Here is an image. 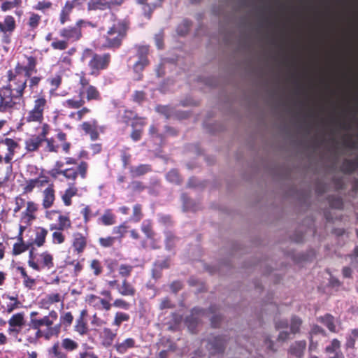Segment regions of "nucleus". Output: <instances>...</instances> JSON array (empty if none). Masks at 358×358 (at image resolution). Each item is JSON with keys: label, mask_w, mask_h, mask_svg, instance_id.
Listing matches in <instances>:
<instances>
[{"label": "nucleus", "mask_w": 358, "mask_h": 358, "mask_svg": "<svg viewBox=\"0 0 358 358\" xmlns=\"http://www.w3.org/2000/svg\"><path fill=\"white\" fill-rule=\"evenodd\" d=\"M43 206L45 208H50L55 201V190L52 187H48L43 192Z\"/></svg>", "instance_id": "obj_25"}, {"label": "nucleus", "mask_w": 358, "mask_h": 358, "mask_svg": "<svg viewBox=\"0 0 358 358\" xmlns=\"http://www.w3.org/2000/svg\"><path fill=\"white\" fill-rule=\"evenodd\" d=\"M41 80V77H38V76L31 77L30 76L29 79V87L33 90L36 87L38 86Z\"/></svg>", "instance_id": "obj_61"}, {"label": "nucleus", "mask_w": 358, "mask_h": 358, "mask_svg": "<svg viewBox=\"0 0 358 358\" xmlns=\"http://www.w3.org/2000/svg\"><path fill=\"white\" fill-rule=\"evenodd\" d=\"M163 37L164 35L162 31H160L155 36V44L158 49H162L163 48Z\"/></svg>", "instance_id": "obj_62"}, {"label": "nucleus", "mask_w": 358, "mask_h": 358, "mask_svg": "<svg viewBox=\"0 0 358 358\" xmlns=\"http://www.w3.org/2000/svg\"><path fill=\"white\" fill-rule=\"evenodd\" d=\"M36 61L34 57H27V64L26 66H22L20 64L15 66V73H23V76L29 78L32 73L36 72Z\"/></svg>", "instance_id": "obj_15"}, {"label": "nucleus", "mask_w": 358, "mask_h": 358, "mask_svg": "<svg viewBox=\"0 0 358 358\" xmlns=\"http://www.w3.org/2000/svg\"><path fill=\"white\" fill-rule=\"evenodd\" d=\"M189 28V22L184 20L182 24L178 27V33L180 35H185Z\"/></svg>", "instance_id": "obj_59"}, {"label": "nucleus", "mask_w": 358, "mask_h": 358, "mask_svg": "<svg viewBox=\"0 0 358 358\" xmlns=\"http://www.w3.org/2000/svg\"><path fill=\"white\" fill-rule=\"evenodd\" d=\"M85 103V101L83 99L74 100V99H68L66 101L65 106L71 108H79L83 106Z\"/></svg>", "instance_id": "obj_49"}, {"label": "nucleus", "mask_w": 358, "mask_h": 358, "mask_svg": "<svg viewBox=\"0 0 358 358\" xmlns=\"http://www.w3.org/2000/svg\"><path fill=\"white\" fill-rule=\"evenodd\" d=\"M166 179L173 183L179 184L180 182V178L178 171L175 169L171 170L166 174Z\"/></svg>", "instance_id": "obj_46"}, {"label": "nucleus", "mask_w": 358, "mask_h": 358, "mask_svg": "<svg viewBox=\"0 0 358 358\" xmlns=\"http://www.w3.org/2000/svg\"><path fill=\"white\" fill-rule=\"evenodd\" d=\"M27 249V246L22 243H16L13 245V252L15 255H18Z\"/></svg>", "instance_id": "obj_57"}, {"label": "nucleus", "mask_w": 358, "mask_h": 358, "mask_svg": "<svg viewBox=\"0 0 358 358\" xmlns=\"http://www.w3.org/2000/svg\"><path fill=\"white\" fill-rule=\"evenodd\" d=\"M88 301L90 303L93 304L94 306L97 307L99 304L102 306V308L106 310H109L111 308L110 300L101 299L96 295L91 294L89 296Z\"/></svg>", "instance_id": "obj_28"}, {"label": "nucleus", "mask_w": 358, "mask_h": 358, "mask_svg": "<svg viewBox=\"0 0 358 358\" xmlns=\"http://www.w3.org/2000/svg\"><path fill=\"white\" fill-rule=\"evenodd\" d=\"M148 52V47L146 45H141L138 47L137 55L138 59L134 65V71L136 73H140L148 64L147 55Z\"/></svg>", "instance_id": "obj_13"}, {"label": "nucleus", "mask_w": 358, "mask_h": 358, "mask_svg": "<svg viewBox=\"0 0 358 358\" xmlns=\"http://www.w3.org/2000/svg\"><path fill=\"white\" fill-rule=\"evenodd\" d=\"M206 317L209 318L214 327H217L220 316L214 313L213 307L208 311L199 308H193L191 315L187 317L185 322L189 329L193 332L196 324L202 320L203 317Z\"/></svg>", "instance_id": "obj_3"}, {"label": "nucleus", "mask_w": 358, "mask_h": 358, "mask_svg": "<svg viewBox=\"0 0 358 358\" xmlns=\"http://www.w3.org/2000/svg\"><path fill=\"white\" fill-rule=\"evenodd\" d=\"M60 346L66 352H73L78 349V343L70 338H65L61 340Z\"/></svg>", "instance_id": "obj_30"}, {"label": "nucleus", "mask_w": 358, "mask_h": 358, "mask_svg": "<svg viewBox=\"0 0 358 358\" xmlns=\"http://www.w3.org/2000/svg\"><path fill=\"white\" fill-rule=\"evenodd\" d=\"M317 320L325 325L330 331L334 333L338 332V329L337 328L338 322L331 315L326 314L324 316L319 317Z\"/></svg>", "instance_id": "obj_23"}, {"label": "nucleus", "mask_w": 358, "mask_h": 358, "mask_svg": "<svg viewBox=\"0 0 358 358\" xmlns=\"http://www.w3.org/2000/svg\"><path fill=\"white\" fill-rule=\"evenodd\" d=\"M47 105V100L44 96H37L34 101L33 108L29 111L25 117L27 122H41L43 120V112Z\"/></svg>", "instance_id": "obj_7"}, {"label": "nucleus", "mask_w": 358, "mask_h": 358, "mask_svg": "<svg viewBox=\"0 0 358 358\" xmlns=\"http://www.w3.org/2000/svg\"><path fill=\"white\" fill-rule=\"evenodd\" d=\"M113 305L115 307L121 308L126 310L129 308V304L122 299H117L115 300Z\"/></svg>", "instance_id": "obj_60"}, {"label": "nucleus", "mask_w": 358, "mask_h": 358, "mask_svg": "<svg viewBox=\"0 0 358 358\" xmlns=\"http://www.w3.org/2000/svg\"><path fill=\"white\" fill-rule=\"evenodd\" d=\"M27 80L28 78L23 76V73H15V69L14 72L8 71V83L3 87L12 92L15 97H20L22 99L24 94V91L27 87Z\"/></svg>", "instance_id": "obj_5"}, {"label": "nucleus", "mask_w": 358, "mask_h": 358, "mask_svg": "<svg viewBox=\"0 0 358 358\" xmlns=\"http://www.w3.org/2000/svg\"><path fill=\"white\" fill-rule=\"evenodd\" d=\"M87 233L85 235L79 232L73 233L72 246L78 253L83 252L87 245Z\"/></svg>", "instance_id": "obj_18"}, {"label": "nucleus", "mask_w": 358, "mask_h": 358, "mask_svg": "<svg viewBox=\"0 0 358 358\" xmlns=\"http://www.w3.org/2000/svg\"><path fill=\"white\" fill-rule=\"evenodd\" d=\"M136 1L140 4H145V6L143 7V10H144L145 13H146L148 8L150 12H151L152 9L160 6L162 4V0H155V3H153L152 5H150V4H145L147 0H136Z\"/></svg>", "instance_id": "obj_47"}, {"label": "nucleus", "mask_w": 358, "mask_h": 358, "mask_svg": "<svg viewBox=\"0 0 358 358\" xmlns=\"http://www.w3.org/2000/svg\"><path fill=\"white\" fill-rule=\"evenodd\" d=\"M51 358H69L67 352L60 346L59 342H56L48 350Z\"/></svg>", "instance_id": "obj_26"}, {"label": "nucleus", "mask_w": 358, "mask_h": 358, "mask_svg": "<svg viewBox=\"0 0 358 358\" xmlns=\"http://www.w3.org/2000/svg\"><path fill=\"white\" fill-rule=\"evenodd\" d=\"M168 267L167 262L166 261H164L162 263L157 262L155 264V267L153 268L152 275L155 278H158L160 277V273L158 272L159 270L162 269V268H166Z\"/></svg>", "instance_id": "obj_52"}, {"label": "nucleus", "mask_w": 358, "mask_h": 358, "mask_svg": "<svg viewBox=\"0 0 358 358\" xmlns=\"http://www.w3.org/2000/svg\"><path fill=\"white\" fill-rule=\"evenodd\" d=\"M127 225L124 223H123L117 227H114L113 229V232L115 234L119 235L120 238H122L127 232Z\"/></svg>", "instance_id": "obj_56"}, {"label": "nucleus", "mask_w": 358, "mask_h": 358, "mask_svg": "<svg viewBox=\"0 0 358 358\" xmlns=\"http://www.w3.org/2000/svg\"><path fill=\"white\" fill-rule=\"evenodd\" d=\"M60 301V296L59 294H51L46 296L45 299H43L41 303L43 306H46L54 303L59 302Z\"/></svg>", "instance_id": "obj_42"}, {"label": "nucleus", "mask_w": 358, "mask_h": 358, "mask_svg": "<svg viewBox=\"0 0 358 358\" xmlns=\"http://www.w3.org/2000/svg\"><path fill=\"white\" fill-rule=\"evenodd\" d=\"M325 352L329 355V358H343L341 343L338 339H333L331 344L326 347Z\"/></svg>", "instance_id": "obj_22"}, {"label": "nucleus", "mask_w": 358, "mask_h": 358, "mask_svg": "<svg viewBox=\"0 0 358 358\" xmlns=\"http://www.w3.org/2000/svg\"><path fill=\"white\" fill-rule=\"evenodd\" d=\"M44 182H47V180H42L39 178L27 180L23 188L24 193H29L32 192L34 187H41Z\"/></svg>", "instance_id": "obj_32"}, {"label": "nucleus", "mask_w": 358, "mask_h": 358, "mask_svg": "<svg viewBox=\"0 0 358 358\" xmlns=\"http://www.w3.org/2000/svg\"><path fill=\"white\" fill-rule=\"evenodd\" d=\"M16 28L15 18L10 15H6L3 21H0V33L3 43L8 44L11 41V36Z\"/></svg>", "instance_id": "obj_8"}, {"label": "nucleus", "mask_w": 358, "mask_h": 358, "mask_svg": "<svg viewBox=\"0 0 358 358\" xmlns=\"http://www.w3.org/2000/svg\"><path fill=\"white\" fill-rule=\"evenodd\" d=\"M73 320V317L71 312H66L60 317V322L66 327H69Z\"/></svg>", "instance_id": "obj_48"}, {"label": "nucleus", "mask_w": 358, "mask_h": 358, "mask_svg": "<svg viewBox=\"0 0 358 358\" xmlns=\"http://www.w3.org/2000/svg\"><path fill=\"white\" fill-rule=\"evenodd\" d=\"M302 324L301 318L296 316H293L290 321V331H288V322L285 320H280L275 322V328L280 331L278 336V340L280 341H285L289 338V334H295L299 332L300 327Z\"/></svg>", "instance_id": "obj_6"}, {"label": "nucleus", "mask_w": 358, "mask_h": 358, "mask_svg": "<svg viewBox=\"0 0 358 358\" xmlns=\"http://www.w3.org/2000/svg\"><path fill=\"white\" fill-rule=\"evenodd\" d=\"M103 345L106 346L110 345L114 339L116 338L117 334L109 328H104L103 330Z\"/></svg>", "instance_id": "obj_35"}, {"label": "nucleus", "mask_w": 358, "mask_h": 358, "mask_svg": "<svg viewBox=\"0 0 358 358\" xmlns=\"http://www.w3.org/2000/svg\"><path fill=\"white\" fill-rule=\"evenodd\" d=\"M110 60L109 54L98 55L90 49H85L81 57V61L87 63L92 75H96L100 70L106 69L108 66Z\"/></svg>", "instance_id": "obj_1"}, {"label": "nucleus", "mask_w": 358, "mask_h": 358, "mask_svg": "<svg viewBox=\"0 0 358 358\" xmlns=\"http://www.w3.org/2000/svg\"><path fill=\"white\" fill-rule=\"evenodd\" d=\"M306 349V341L304 340L295 341L288 349L287 355L289 358H303Z\"/></svg>", "instance_id": "obj_14"}, {"label": "nucleus", "mask_w": 358, "mask_h": 358, "mask_svg": "<svg viewBox=\"0 0 358 358\" xmlns=\"http://www.w3.org/2000/svg\"><path fill=\"white\" fill-rule=\"evenodd\" d=\"M133 266L131 265L121 264L119 268V273L122 277H127L130 275Z\"/></svg>", "instance_id": "obj_53"}, {"label": "nucleus", "mask_w": 358, "mask_h": 358, "mask_svg": "<svg viewBox=\"0 0 358 358\" xmlns=\"http://www.w3.org/2000/svg\"><path fill=\"white\" fill-rule=\"evenodd\" d=\"M165 236H166V238H165L166 248L168 250H170L173 247L177 238L175 237V236L172 233H171L169 231L166 232Z\"/></svg>", "instance_id": "obj_45"}, {"label": "nucleus", "mask_w": 358, "mask_h": 358, "mask_svg": "<svg viewBox=\"0 0 358 358\" xmlns=\"http://www.w3.org/2000/svg\"><path fill=\"white\" fill-rule=\"evenodd\" d=\"M152 170L149 164H140L137 166H130L129 172L133 178L141 176Z\"/></svg>", "instance_id": "obj_27"}, {"label": "nucleus", "mask_w": 358, "mask_h": 358, "mask_svg": "<svg viewBox=\"0 0 358 358\" xmlns=\"http://www.w3.org/2000/svg\"><path fill=\"white\" fill-rule=\"evenodd\" d=\"M21 98L15 97L8 90L1 87L0 89V112H10L19 103Z\"/></svg>", "instance_id": "obj_9"}, {"label": "nucleus", "mask_w": 358, "mask_h": 358, "mask_svg": "<svg viewBox=\"0 0 358 358\" xmlns=\"http://www.w3.org/2000/svg\"><path fill=\"white\" fill-rule=\"evenodd\" d=\"M141 206L136 204L133 208V220L134 222H138L141 219Z\"/></svg>", "instance_id": "obj_58"}, {"label": "nucleus", "mask_w": 358, "mask_h": 358, "mask_svg": "<svg viewBox=\"0 0 358 358\" xmlns=\"http://www.w3.org/2000/svg\"><path fill=\"white\" fill-rule=\"evenodd\" d=\"M48 234V231L43 228H40L38 229L36 234V238L34 240V243L38 247L43 245L45 243V237Z\"/></svg>", "instance_id": "obj_37"}, {"label": "nucleus", "mask_w": 358, "mask_h": 358, "mask_svg": "<svg viewBox=\"0 0 358 358\" xmlns=\"http://www.w3.org/2000/svg\"><path fill=\"white\" fill-rule=\"evenodd\" d=\"M37 210V206L32 201H28L27 203V208L25 211L22 213L21 222L29 224L35 218L34 213Z\"/></svg>", "instance_id": "obj_20"}, {"label": "nucleus", "mask_w": 358, "mask_h": 358, "mask_svg": "<svg viewBox=\"0 0 358 358\" xmlns=\"http://www.w3.org/2000/svg\"><path fill=\"white\" fill-rule=\"evenodd\" d=\"M0 144L6 147L7 153L3 158V160L6 164H9L13 159L15 150L18 147V144L13 139L8 138L3 140Z\"/></svg>", "instance_id": "obj_17"}, {"label": "nucleus", "mask_w": 358, "mask_h": 358, "mask_svg": "<svg viewBox=\"0 0 358 358\" xmlns=\"http://www.w3.org/2000/svg\"><path fill=\"white\" fill-rule=\"evenodd\" d=\"M116 289L118 293L124 296H133L136 293L134 286L127 280H124L121 285H117Z\"/></svg>", "instance_id": "obj_24"}, {"label": "nucleus", "mask_w": 358, "mask_h": 358, "mask_svg": "<svg viewBox=\"0 0 358 358\" xmlns=\"http://www.w3.org/2000/svg\"><path fill=\"white\" fill-rule=\"evenodd\" d=\"M42 141L43 139L38 136L29 138L25 142V148L29 152L36 151L40 147Z\"/></svg>", "instance_id": "obj_31"}, {"label": "nucleus", "mask_w": 358, "mask_h": 358, "mask_svg": "<svg viewBox=\"0 0 358 358\" xmlns=\"http://www.w3.org/2000/svg\"><path fill=\"white\" fill-rule=\"evenodd\" d=\"M24 335L29 343L36 344L38 340L43 336L44 334L41 329H35L30 323V327L24 330Z\"/></svg>", "instance_id": "obj_19"}, {"label": "nucleus", "mask_w": 358, "mask_h": 358, "mask_svg": "<svg viewBox=\"0 0 358 358\" xmlns=\"http://www.w3.org/2000/svg\"><path fill=\"white\" fill-rule=\"evenodd\" d=\"M103 225L108 226L115 223V217L110 209H106L103 215L99 218Z\"/></svg>", "instance_id": "obj_34"}, {"label": "nucleus", "mask_w": 358, "mask_h": 358, "mask_svg": "<svg viewBox=\"0 0 358 358\" xmlns=\"http://www.w3.org/2000/svg\"><path fill=\"white\" fill-rule=\"evenodd\" d=\"M24 323V316L22 313L13 315L8 320V324L10 327H21Z\"/></svg>", "instance_id": "obj_38"}, {"label": "nucleus", "mask_w": 358, "mask_h": 358, "mask_svg": "<svg viewBox=\"0 0 358 358\" xmlns=\"http://www.w3.org/2000/svg\"><path fill=\"white\" fill-rule=\"evenodd\" d=\"M58 315L55 310H51L48 315H45L42 318H32L31 320V324L34 327L35 329H41V327L45 326L47 327V330L43 333V337L48 340L53 336H58L61 329V324H56L52 327L54 322L57 319Z\"/></svg>", "instance_id": "obj_2"}, {"label": "nucleus", "mask_w": 358, "mask_h": 358, "mask_svg": "<svg viewBox=\"0 0 358 358\" xmlns=\"http://www.w3.org/2000/svg\"><path fill=\"white\" fill-rule=\"evenodd\" d=\"M74 331L80 336H84L87 334L88 328L86 322L82 318H77L74 325Z\"/></svg>", "instance_id": "obj_33"}, {"label": "nucleus", "mask_w": 358, "mask_h": 358, "mask_svg": "<svg viewBox=\"0 0 358 358\" xmlns=\"http://www.w3.org/2000/svg\"><path fill=\"white\" fill-rule=\"evenodd\" d=\"M115 238L108 236L106 238H100L99 242L102 247L108 248L113 245Z\"/></svg>", "instance_id": "obj_54"}, {"label": "nucleus", "mask_w": 358, "mask_h": 358, "mask_svg": "<svg viewBox=\"0 0 358 358\" xmlns=\"http://www.w3.org/2000/svg\"><path fill=\"white\" fill-rule=\"evenodd\" d=\"M88 164L85 162H81L76 169L73 168L65 169L63 176L68 180L74 181L79 175L81 178L85 179L87 177Z\"/></svg>", "instance_id": "obj_10"}, {"label": "nucleus", "mask_w": 358, "mask_h": 358, "mask_svg": "<svg viewBox=\"0 0 358 358\" xmlns=\"http://www.w3.org/2000/svg\"><path fill=\"white\" fill-rule=\"evenodd\" d=\"M141 230L145 234L147 238H152L154 236V232L152 230V227L150 221L145 220L141 225Z\"/></svg>", "instance_id": "obj_44"}, {"label": "nucleus", "mask_w": 358, "mask_h": 358, "mask_svg": "<svg viewBox=\"0 0 358 358\" xmlns=\"http://www.w3.org/2000/svg\"><path fill=\"white\" fill-rule=\"evenodd\" d=\"M123 1L124 0H90L87 3V8L89 10H103L113 6H120Z\"/></svg>", "instance_id": "obj_12"}, {"label": "nucleus", "mask_w": 358, "mask_h": 358, "mask_svg": "<svg viewBox=\"0 0 358 358\" xmlns=\"http://www.w3.org/2000/svg\"><path fill=\"white\" fill-rule=\"evenodd\" d=\"M60 36L71 41L79 40L82 36L80 27H76L64 28L59 31Z\"/></svg>", "instance_id": "obj_16"}, {"label": "nucleus", "mask_w": 358, "mask_h": 358, "mask_svg": "<svg viewBox=\"0 0 358 358\" xmlns=\"http://www.w3.org/2000/svg\"><path fill=\"white\" fill-rule=\"evenodd\" d=\"M127 32V26L124 22L118 21L108 29L106 36L104 47L109 48H118Z\"/></svg>", "instance_id": "obj_4"}, {"label": "nucleus", "mask_w": 358, "mask_h": 358, "mask_svg": "<svg viewBox=\"0 0 358 358\" xmlns=\"http://www.w3.org/2000/svg\"><path fill=\"white\" fill-rule=\"evenodd\" d=\"M52 238L53 241L57 243H62L64 241V235L59 231H55L52 234Z\"/></svg>", "instance_id": "obj_64"}, {"label": "nucleus", "mask_w": 358, "mask_h": 358, "mask_svg": "<svg viewBox=\"0 0 358 358\" xmlns=\"http://www.w3.org/2000/svg\"><path fill=\"white\" fill-rule=\"evenodd\" d=\"M225 338L220 336H210L207 340V348L211 354L222 353L224 350Z\"/></svg>", "instance_id": "obj_11"}, {"label": "nucleus", "mask_w": 358, "mask_h": 358, "mask_svg": "<svg viewBox=\"0 0 358 358\" xmlns=\"http://www.w3.org/2000/svg\"><path fill=\"white\" fill-rule=\"evenodd\" d=\"M84 92L87 94V99L88 101L92 99L97 100L99 99V92L96 88L92 85L87 86V87L85 89Z\"/></svg>", "instance_id": "obj_39"}, {"label": "nucleus", "mask_w": 358, "mask_h": 358, "mask_svg": "<svg viewBox=\"0 0 358 358\" xmlns=\"http://www.w3.org/2000/svg\"><path fill=\"white\" fill-rule=\"evenodd\" d=\"M77 192L78 189L74 186V184H69V187L65 190L62 197L65 206H69L71 204V198L77 194Z\"/></svg>", "instance_id": "obj_29"}, {"label": "nucleus", "mask_w": 358, "mask_h": 358, "mask_svg": "<svg viewBox=\"0 0 358 358\" xmlns=\"http://www.w3.org/2000/svg\"><path fill=\"white\" fill-rule=\"evenodd\" d=\"M40 257L42 259L43 266L44 267H47L48 269L53 267V258L50 253L48 252H43L41 254Z\"/></svg>", "instance_id": "obj_41"}, {"label": "nucleus", "mask_w": 358, "mask_h": 358, "mask_svg": "<svg viewBox=\"0 0 358 358\" xmlns=\"http://www.w3.org/2000/svg\"><path fill=\"white\" fill-rule=\"evenodd\" d=\"M82 129L86 134H89L95 127H97V122L93 120L90 122H84L81 125Z\"/></svg>", "instance_id": "obj_50"}, {"label": "nucleus", "mask_w": 358, "mask_h": 358, "mask_svg": "<svg viewBox=\"0 0 358 358\" xmlns=\"http://www.w3.org/2000/svg\"><path fill=\"white\" fill-rule=\"evenodd\" d=\"M136 347V341L132 338H127L122 341H117L114 348L120 354H124L129 350Z\"/></svg>", "instance_id": "obj_21"}, {"label": "nucleus", "mask_w": 358, "mask_h": 358, "mask_svg": "<svg viewBox=\"0 0 358 358\" xmlns=\"http://www.w3.org/2000/svg\"><path fill=\"white\" fill-rule=\"evenodd\" d=\"M92 269L94 270V273L98 275L101 272L100 263L98 260H92L90 264Z\"/></svg>", "instance_id": "obj_63"}, {"label": "nucleus", "mask_w": 358, "mask_h": 358, "mask_svg": "<svg viewBox=\"0 0 358 358\" xmlns=\"http://www.w3.org/2000/svg\"><path fill=\"white\" fill-rule=\"evenodd\" d=\"M129 320V315L122 312L116 313L113 324L119 327L123 322H127Z\"/></svg>", "instance_id": "obj_40"}, {"label": "nucleus", "mask_w": 358, "mask_h": 358, "mask_svg": "<svg viewBox=\"0 0 358 358\" xmlns=\"http://www.w3.org/2000/svg\"><path fill=\"white\" fill-rule=\"evenodd\" d=\"M51 47L55 50H64L67 48L68 43L66 41L57 40L51 43Z\"/></svg>", "instance_id": "obj_51"}, {"label": "nucleus", "mask_w": 358, "mask_h": 358, "mask_svg": "<svg viewBox=\"0 0 358 358\" xmlns=\"http://www.w3.org/2000/svg\"><path fill=\"white\" fill-rule=\"evenodd\" d=\"M58 227L59 230H64V229L71 227V221L66 216L59 215L58 217Z\"/></svg>", "instance_id": "obj_43"}, {"label": "nucleus", "mask_w": 358, "mask_h": 358, "mask_svg": "<svg viewBox=\"0 0 358 358\" xmlns=\"http://www.w3.org/2000/svg\"><path fill=\"white\" fill-rule=\"evenodd\" d=\"M41 20V16L36 13H32L29 19V25L32 29H35L38 27V23Z\"/></svg>", "instance_id": "obj_55"}, {"label": "nucleus", "mask_w": 358, "mask_h": 358, "mask_svg": "<svg viewBox=\"0 0 358 358\" xmlns=\"http://www.w3.org/2000/svg\"><path fill=\"white\" fill-rule=\"evenodd\" d=\"M22 4V0L5 1L1 3V9L3 12L10 10L14 8H17Z\"/></svg>", "instance_id": "obj_36"}]
</instances>
